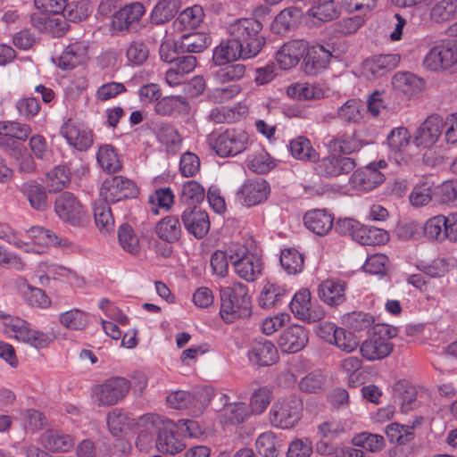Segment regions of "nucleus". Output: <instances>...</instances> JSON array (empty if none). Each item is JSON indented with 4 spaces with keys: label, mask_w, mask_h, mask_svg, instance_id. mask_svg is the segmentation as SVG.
I'll list each match as a JSON object with an SVG mask.
<instances>
[{
    "label": "nucleus",
    "mask_w": 457,
    "mask_h": 457,
    "mask_svg": "<svg viewBox=\"0 0 457 457\" xmlns=\"http://www.w3.org/2000/svg\"><path fill=\"white\" fill-rule=\"evenodd\" d=\"M181 0L157 1L151 12V21L159 25L170 21L179 12Z\"/></svg>",
    "instance_id": "44"
},
{
    "label": "nucleus",
    "mask_w": 457,
    "mask_h": 457,
    "mask_svg": "<svg viewBox=\"0 0 457 457\" xmlns=\"http://www.w3.org/2000/svg\"><path fill=\"white\" fill-rule=\"evenodd\" d=\"M354 159L345 156L330 155L317 161L315 170L319 175L332 178L347 174L353 170Z\"/></svg>",
    "instance_id": "14"
},
{
    "label": "nucleus",
    "mask_w": 457,
    "mask_h": 457,
    "mask_svg": "<svg viewBox=\"0 0 457 457\" xmlns=\"http://www.w3.org/2000/svg\"><path fill=\"white\" fill-rule=\"evenodd\" d=\"M394 396L398 399L401 405V411L403 413L414 409L417 405V390L405 381H397L395 383Z\"/></svg>",
    "instance_id": "42"
},
{
    "label": "nucleus",
    "mask_w": 457,
    "mask_h": 457,
    "mask_svg": "<svg viewBox=\"0 0 457 457\" xmlns=\"http://www.w3.org/2000/svg\"><path fill=\"white\" fill-rule=\"evenodd\" d=\"M445 119L439 114L428 116L420 126L414 137L417 146L430 147L435 145L442 134Z\"/></svg>",
    "instance_id": "13"
},
{
    "label": "nucleus",
    "mask_w": 457,
    "mask_h": 457,
    "mask_svg": "<svg viewBox=\"0 0 457 457\" xmlns=\"http://www.w3.org/2000/svg\"><path fill=\"white\" fill-rule=\"evenodd\" d=\"M363 104L360 100H347L337 110V117L344 122L358 123L363 116Z\"/></svg>",
    "instance_id": "57"
},
{
    "label": "nucleus",
    "mask_w": 457,
    "mask_h": 457,
    "mask_svg": "<svg viewBox=\"0 0 457 457\" xmlns=\"http://www.w3.org/2000/svg\"><path fill=\"white\" fill-rule=\"evenodd\" d=\"M221 319L226 323H232L237 319L247 318L251 315V297L248 287L240 282L220 288Z\"/></svg>",
    "instance_id": "2"
},
{
    "label": "nucleus",
    "mask_w": 457,
    "mask_h": 457,
    "mask_svg": "<svg viewBox=\"0 0 457 457\" xmlns=\"http://www.w3.org/2000/svg\"><path fill=\"white\" fill-rule=\"evenodd\" d=\"M246 163L250 170L258 174H265L275 166L270 155L262 148H259L251 154L246 160Z\"/></svg>",
    "instance_id": "55"
},
{
    "label": "nucleus",
    "mask_w": 457,
    "mask_h": 457,
    "mask_svg": "<svg viewBox=\"0 0 457 457\" xmlns=\"http://www.w3.org/2000/svg\"><path fill=\"white\" fill-rule=\"evenodd\" d=\"M361 147V144L354 135L340 134L329 142L331 151L343 154H350L359 151Z\"/></svg>",
    "instance_id": "60"
},
{
    "label": "nucleus",
    "mask_w": 457,
    "mask_h": 457,
    "mask_svg": "<svg viewBox=\"0 0 457 457\" xmlns=\"http://www.w3.org/2000/svg\"><path fill=\"white\" fill-rule=\"evenodd\" d=\"M286 295L287 290L284 287L268 282L264 285L259 295V305L263 309L275 307L281 303Z\"/></svg>",
    "instance_id": "45"
},
{
    "label": "nucleus",
    "mask_w": 457,
    "mask_h": 457,
    "mask_svg": "<svg viewBox=\"0 0 457 457\" xmlns=\"http://www.w3.org/2000/svg\"><path fill=\"white\" fill-rule=\"evenodd\" d=\"M60 134L68 144L79 151L87 150L93 144L91 132L68 120L60 129Z\"/></svg>",
    "instance_id": "20"
},
{
    "label": "nucleus",
    "mask_w": 457,
    "mask_h": 457,
    "mask_svg": "<svg viewBox=\"0 0 457 457\" xmlns=\"http://www.w3.org/2000/svg\"><path fill=\"white\" fill-rule=\"evenodd\" d=\"M249 135L242 129H227L210 139V145L220 157L236 156L246 150Z\"/></svg>",
    "instance_id": "8"
},
{
    "label": "nucleus",
    "mask_w": 457,
    "mask_h": 457,
    "mask_svg": "<svg viewBox=\"0 0 457 457\" xmlns=\"http://www.w3.org/2000/svg\"><path fill=\"white\" fill-rule=\"evenodd\" d=\"M110 201L104 199L96 201L94 204L93 213L95 222L100 230L111 231L114 227V220L109 206Z\"/></svg>",
    "instance_id": "52"
},
{
    "label": "nucleus",
    "mask_w": 457,
    "mask_h": 457,
    "mask_svg": "<svg viewBox=\"0 0 457 457\" xmlns=\"http://www.w3.org/2000/svg\"><path fill=\"white\" fill-rule=\"evenodd\" d=\"M411 136L404 127L393 129L387 136V143L392 152L404 153L411 145Z\"/></svg>",
    "instance_id": "61"
},
{
    "label": "nucleus",
    "mask_w": 457,
    "mask_h": 457,
    "mask_svg": "<svg viewBox=\"0 0 457 457\" xmlns=\"http://www.w3.org/2000/svg\"><path fill=\"white\" fill-rule=\"evenodd\" d=\"M43 447L51 452H68L74 445V439L59 430L48 429L40 436Z\"/></svg>",
    "instance_id": "30"
},
{
    "label": "nucleus",
    "mask_w": 457,
    "mask_h": 457,
    "mask_svg": "<svg viewBox=\"0 0 457 457\" xmlns=\"http://www.w3.org/2000/svg\"><path fill=\"white\" fill-rule=\"evenodd\" d=\"M211 44V38L204 33L185 34L179 39V48L182 53H201Z\"/></svg>",
    "instance_id": "48"
},
{
    "label": "nucleus",
    "mask_w": 457,
    "mask_h": 457,
    "mask_svg": "<svg viewBox=\"0 0 457 457\" xmlns=\"http://www.w3.org/2000/svg\"><path fill=\"white\" fill-rule=\"evenodd\" d=\"M289 306L293 314L302 320L312 322L323 316V312H317L311 310V293L308 289H302L295 293Z\"/></svg>",
    "instance_id": "23"
},
{
    "label": "nucleus",
    "mask_w": 457,
    "mask_h": 457,
    "mask_svg": "<svg viewBox=\"0 0 457 457\" xmlns=\"http://www.w3.org/2000/svg\"><path fill=\"white\" fill-rule=\"evenodd\" d=\"M131 387V383L123 377H112L95 386L92 397L98 406H112L122 401Z\"/></svg>",
    "instance_id": "7"
},
{
    "label": "nucleus",
    "mask_w": 457,
    "mask_h": 457,
    "mask_svg": "<svg viewBox=\"0 0 457 457\" xmlns=\"http://www.w3.org/2000/svg\"><path fill=\"white\" fill-rule=\"evenodd\" d=\"M157 137L167 147L168 151H178L181 144V137L178 130L169 123L160 124Z\"/></svg>",
    "instance_id": "64"
},
{
    "label": "nucleus",
    "mask_w": 457,
    "mask_h": 457,
    "mask_svg": "<svg viewBox=\"0 0 457 457\" xmlns=\"http://www.w3.org/2000/svg\"><path fill=\"white\" fill-rule=\"evenodd\" d=\"M341 323L353 331H363L371 327L374 318L362 312H352L341 317Z\"/></svg>",
    "instance_id": "59"
},
{
    "label": "nucleus",
    "mask_w": 457,
    "mask_h": 457,
    "mask_svg": "<svg viewBox=\"0 0 457 457\" xmlns=\"http://www.w3.org/2000/svg\"><path fill=\"white\" fill-rule=\"evenodd\" d=\"M305 53L303 59L304 71L311 75L318 74L323 71L332 56L330 51L320 45L308 46Z\"/></svg>",
    "instance_id": "27"
},
{
    "label": "nucleus",
    "mask_w": 457,
    "mask_h": 457,
    "mask_svg": "<svg viewBox=\"0 0 457 457\" xmlns=\"http://www.w3.org/2000/svg\"><path fill=\"white\" fill-rule=\"evenodd\" d=\"M249 360L260 366L274 364L278 359V350L272 342L264 339H255L248 352Z\"/></svg>",
    "instance_id": "24"
},
{
    "label": "nucleus",
    "mask_w": 457,
    "mask_h": 457,
    "mask_svg": "<svg viewBox=\"0 0 457 457\" xmlns=\"http://www.w3.org/2000/svg\"><path fill=\"white\" fill-rule=\"evenodd\" d=\"M18 285L23 299L29 306L46 309L51 305V299L46 292L29 285L25 278H19Z\"/></svg>",
    "instance_id": "32"
},
{
    "label": "nucleus",
    "mask_w": 457,
    "mask_h": 457,
    "mask_svg": "<svg viewBox=\"0 0 457 457\" xmlns=\"http://www.w3.org/2000/svg\"><path fill=\"white\" fill-rule=\"evenodd\" d=\"M59 322L67 329L83 330L89 323V316L86 312L74 308L62 312Z\"/></svg>",
    "instance_id": "49"
},
{
    "label": "nucleus",
    "mask_w": 457,
    "mask_h": 457,
    "mask_svg": "<svg viewBox=\"0 0 457 457\" xmlns=\"http://www.w3.org/2000/svg\"><path fill=\"white\" fill-rule=\"evenodd\" d=\"M189 104L185 97L179 96H164L154 105V112L161 116H173L189 112Z\"/></svg>",
    "instance_id": "31"
},
{
    "label": "nucleus",
    "mask_w": 457,
    "mask_h": 457,
    "mask_svg": "<svg viewBox=\"0 0 457 457\" xmlns=\"http://www.w3.org/2000/svg\"><path fill=\"white\" fill-rule=\"evenodd\" d=\"M422 419L417 420L411 425H401L399 423H391L386 427L385 432L391 443L405 445L414 439V428L421 424Z\"/></svg>",
    "instance_id": "35"
},
{
    "label": "nucleus",
    "mask_w": 457,
    "mask_h": 457,
    "mask_svg": "<svg viewBox=\"0 0 457 457\" xmlns=\"http://www.w3.org/2000/svg\"><path fill=\"white\" fill-rule=\"evenodd\" d=\"M397 336V328L387 324H376L373 333L360 346L361 356L369 361H380L387 357L394 349L390 339Z\"/></svg>",
    "instance_id": "3"
},
{
    "label": "nucleus",
    "mask_w": 457,
    "mask_h": 457,
    "mask_svg": "<svg viewBox=\"0 0 457 457\" xmlns=\"http://www.w3.org/2000/svg\"><path fill=\"white\" fill-rule=\"evenodd\" d=\"M355 239L363 245H376L386 243L388 240V234L376 227L362 226L356 232Z\"/></svg>",
    "instance_id": "54"
},
{
    "label": "nucleus",
    "mask_w": 457,
    "mask_h": 457,
    "mask_svg": "<svg viewBox=\"0 0 457 457\" xmlns=\"http://www.w3.org/2000/svg\"><path fill=\"white\" fill-rule=\"evenodd\" d=\"M21 190L33 209L42 212L47 208V195L45 188L37 181L30 180L24 183Z\"/></svg>",
    "instance_id": "41"
},
{
    "label": "nucleus",
    "mask_w": 457,
    "mask_h": 457,
    "mask_svg": "<svg viewBox=\"0 0 457 457\" xmlns=\"http://www.w3.org/2000/svg\"><path fill=\"white\" fill-rule=\"evenodd\" d=\"M181 220L187 231L195 238H203L210 229L207 212L197 206L185 209L181 214Z\"/></svg>",
    "instance_id": "15"
},
{
    "label": "nucleus",
    "mask_w": 457,
    "mask_h": 457,
    "mask_svg": "<svg viewBox=\"0 0 457 457\" xmlns=\"http://www.w3.org/2000/svg\"><path fill=\"white\" fill-rule=\"evenodd\" d=\"M202 396L201 393L192 394L179 390L167 396V403L173 409H191L194 412L201 413L205 406V401L202 399Z\"/></svg>",
    "instance_id": "25"
},
{
    "label": "nucleus",
    "mask_w": 457,
    "mask_h": 457,
    "mask_svg": "<svg viewBox=\"0 0 457 457\" xmlns=\"http://www.w3.org/2000/svg\"><path fill=\"white\" fill-rule=\"evenodd\" d=\"M446 217L443 214L433 216L426 220L422 226L424 236L430 241L443 243L447 240L445 237Z\"/></svg>",
    "instance_id": "46"
},
{
    "label": "nucleus",
    "mask_w": 457,
    "mask_h": 457,
    "mask_svg": "<svg viewBox=\"0 0 457 457\" xmlns=\"http://www.w3.org/2000/svg\"><path fill=\"white\" fill-rule=\"evenodd\" d=\"M308 343V333L299 325H292L279 336L278 345L282 352L295 353L301 351Z\"/></svg>",
    "instance_id": "19"
},
{
    "label": "nucleus",
    "mask_w": 457,
    "mask_h": 457,
    "mask_svg": "<svg viewBox=\"0 0 457 457\" xmlns=\"http://www.w3.org/2000/svg\"><path fill=\"white\" fill-rule=\"evenodd\" d=\"M147 420L158 433L155 445L159 452L175 454L185 448L184 443L176 432L178 427L172 420L158 415H151Z\"/></svg>",
    "instance_id": "5"
},
{
    "label": "nucleus",
    "mask_w": 457,
    "mask_h": 457,
    "mask_svg": "<svg viewBox=\"0 0 457 457\" xmlns=\"http://www.w3.org/2000/svg\"><path fill=\"white\" fill-rule=\"evenodd\" d=\"M256 449L263 457H277L280 445L275 434L271 431L261 434L256 439Z\"/></svg>",
    "instance_id": "63"
},
{
    "label": "nucleus",
    "mask_w": 457,
    "mask_h": 457,
    "mask_svg": "<svg viewBox=\"0 0 457 457\" xmlns=\"http://www.w3.org/2000/svg\"><path fill=\"white\" fill-rule=\"evenodd\" d=\"M155 231L162 240L173 243L180 238L182 229L179 218L169 215L156 224Z\"/></svg>",
    "instance_id": "37"
},
{
    "label": "nucleus",
    "mask_w": 457,
    "mask_h": 457,
    "mask_svg": "<svg viewBox=\"0 0 457 457\" xmlns=\"http://www.w3.org/2000/svg\"><path fill=\"white\" fill-rule=\"evenodd\" d=\"M433 193L434 182L423 178L415 185L410 194V203L415 207L424 206L432 200Z\"/></svg>",
    "instance_id": "51"
},
{
    "label": "nucleus",
    "mask_w": 457,
    "mask_h": 457,
    "mask_svg": "<svg viewBox=\"0 0 457 457\" xmlns=\"http://www.w3.org/2000/svg\"><path fill=\"white\" fill-rule=\"evenodd\" d=\"M96 158L101 168L109 173H116L121 168L118 154L111 145L100 146Z\"/></svg>",
    "instance_id": "53"
},
{
    "label": "nucleus",
    "mask_w": 457,
    "mask_h": 457,
    "mask_svg": "<svg viewBox=\"0 0 457 457\" xmlns=\"http://www.w3.org/2000/svg\"><path fill=\"white\" fill-rule=\"evenodd\" d=\"M145 12L144 5L137 2L125 5L113 14L111 23L112 31L118 33L129 29L131 24L141 19Z\"/></svg>",
    "instance_id": "18"
},
{
    "label": "nucleus",
    "mask_w": 457,
    "mask_h": 457,
    "mask_svg": "<svg viewBox=\"0 0 457 457\" xmlns=\"http://www.w3.org/2000/svg\"><path fill=\"white\" fill-rule=\"evenodd\" d=\"M6 145V153L15 160L18 170L24 174H32L36 171L37 165L33 156L27 153L21 143L12 142Z\"/></svg>",
    "instance_id": "33"
},
{
    "label": "nucleus",
    "mask_w": 457,
    "mask_h": 457,
    "mask_svg": "<svg viewBox=\"0 0 457 457\" xmlns=\"http://www.w3.org/2000/svg\"><path fill=\"white\" fill-rule=\"evenodd\" d=\"M229 259L236 273L246 281L256 280L262 272L263 263L261 257L244 246H238L236 250L231 248Z\"/></svg>",
    "instance_id": "9"
},
{
    "label": "nucleus",
    "mask_w": 457,
    "mask_h": 457,
    "mask_svg": "<svg viewBox=\"0 0 457 457\" xmlns=\"http://www.w3.org/2000/svg\"><path fill=\"white\" fill-rule=\"evenodd\" d=\"M270 185L265 179H249L237 190V195L239 203L251 207L264 202L270 195Z\"/></svg>",
    "instance_id": "12"
},
{
    "label": "nucleus",
    "mask_w": 457,
    "mask_h": 457,
    "mask_svg": "<svg viewBox=\"0 0 457 457\" xmlns=\"http://www.w3.org/2000/svg\"><path fill=\"white\" fill-rule=\"evenodd\" d=\"M137 194V185L132 180L121 176L104 180L100 190L101 196L111 203L134 198Z\"/></svg>",
    "instance_id": "11"
},
{
    "label": "nucleus",
    "mask_w": 457,
    "mask_h": 457,
    "mask_svg": "<svg viewBox=\"0 0 457 457\" xmlns=\"http://www.w3.org/2000/svg\"><path fill=\"white\" fill-rule=\"evenodd\" d=\"M305 227L318 236L327 235L333 228L334 217L323 209H314L303 216Z\"/></svg>",
    "instance_id": "26"
},
{
    "label": "nucleus",
    "mask_w": 457,
    "mask_h": 457,
    "mask_svg": "<svg viewBox=\"0 0 457 457\" xmlns=\"http://www.w3.org/2000/svg\"><path fill=\"white\" fill-rule=\"evenodd\" d=\"M339 14V6L335 0H317L308 10V16L316 19L318 22L330 21Z\"/></svg>",
    "instance_id": "34"
},
{
    "label": "nucleus",
    "mask_w": 457,
    "mask_h": 457,
    "mask_svg": "<svg viewBox=\"0 0 457 457\" xmlns=\"http://www.w3.org/2000/svg\"><path fill=\"white\" fill-rule=\"evenodd\" d=\"M384 180L385 175L377 169L374 163L368 164L363 170L354 171L350 178L352 187L364 192L376 188Z\"/></svg>",
    "instance_id": "16"
},
{
    "label": "nucleus",
    "mask_w": 457,
    "mask_h": 457,
    "mask_svg": "<svg viewBox=\"0 0 457 457\" xmlns=\"http://www.w3.org/2000/svg\"><path fill=\"white\" fill-rule=\"evenodd\" d=\"M425 68L433 71H445L457 65V39L448 38L435 42L423 59Z\"/></svg>",
    "instance_id": "6"
},
{
    "label": "nucleus",
    "mask_w": 457,
    "mask_h": 457,
    "mask_svg": "<svg viewBox=\"0 0 457 457\" xmlns=\"http://www.w3.org/2000/svg\"><path fill=\"white\" fill-rule=\"evenodd\" d=\"M29 238L31 239V246L26 248L27 252L42 253L50 245H61L62 241H58V237L51 230L43 227L34 226L27 231Z\"/></svg>",
    "instance_id": "28"
},
{
    "label": "nucleus",
    "mask_w": 457,
    "mask_h": 457,
    "mask_svg": "<svg viewBox=\"0 0 457 457\" xmlns=\"http://www.w3.org/2000/svg\"><path fill=\"white\" fill-rule=\"evenodd\" d=\"M88 59L86 42L77 41L67 46L58 57L57 66L62 70H71Z\"/></svg>",
    "instance_id": "21"
},
{
    "label": "nucleus",
    "mask_w": 457,
    "mask_h": 457,
    "mask_svg": "<svg viewBox=\"0 0 457 457\" xmlns=\"http://www.w3.org/2000/svg\"><path fill=\"white\" fill-rule=\"evenodd\" d=\"M249 417V411L244 403H225L220 410L219 419L221 423L238 425Z\"/></svg>",
    "instance_id": "40"
},
{
    "label": "nucleus",
    "mask_w": 457,
    "mask_h": 457,
    "mask_svg": "<svg viewBox=\"0 0 457 457\" xmlns=\"http://www.w3.org/2000/svg\"><path fill=\"white\" fill-rule=\"evenodd\" d=\"M432 21L443 24L457 18V0H440L430 9Z\"/></svg>",
    "instance_id": "43"
},
{
    "label": "nucleus",
    "mask_w": 457,
    "mask_h": 457,
    "mask_svg": "<svg viewBox=\"0 0 457 457\" xmlns=\"http://www.w3.org/2000/svg\"><path fill=\"white\" fill-rule=\"evenodd\" d=\"M400 60V55L395 54L375 55L363 62V71L367 76L381 77L395 69Z\"/></svg>",
    "instance_id": "22"
},
{
    "label": "nucleus",
    "mask_w": 457,
    "mask_h": 457,
    "mask_svg": "<svg viewBox=\"0 0 457 457\" xmlns=\"http://www.w3.org/2000/svg\"><path fill=\"white\" fill-rule=\"evenodd\" d=\"M262 24L253 18L238 19L228 27L229 37L243 51L244 58L256 56L265 45V37L262 33Z\"/></svg>",
    "instance_id": "1"
},
{
    "label": "nucleus",
    "mask_w": 457,
    "mask_h": 457,
    "mask_svg": "<svg viewBox=\"0 0 457 457\" xmlns=\"http://www.w3.org/2000/svg\"><path fill=\"white\" fill-rule=\"evenodd\" d=\"M303 402L295 395L276 400L269 412L270 422L273 427L282 429L294 428L302 417Z\"/></svg>",
    "instance_id": "4"
},
{
    "label": "nucleus",
    "mask_w": 457,
    "mask_h": 457,
    "mask_svg": "<svg viewBox=\"0 0 457 457\" xmlns=\"http://www.w3.org/2000/svg\"><path fill=\"white\" fill-rule=\"evenodd\" d=\"M118 239L120 245L124 251L131 254L139 253V239L130 225L122 224L120 226L118 229Z\"/></svg>",
    "instance_id": "62"
},
{
    "label": "nucleus",
    "mask_w": 457,
    "mask_h": 457,
    "mask_svg": "<svg viewBox=\"0 0 457 457\" xmlns=\"http://www.w3.org/2000/svg\"><path fill=\"white\" fill-rule=\"evenodd\" d=\"M345 283L341 280L327 279L319 287V296L328 305H339L345 300Z\"/></svg>",
    "instance_id": "29"
},
{
    "label": "nucleus",
    "mask_w": 457,
    "mask_h": 457,
    "mask_svg": "<svg viewBox=\"0 0 457 457\" xmlns=\"http://www.w3.org/2000/svg\"><path fill=\"white\" fill-rule=\"evenodd\" d=\"M300 18V10L295 7L282 10L274 19L271 29L276 34H284L294 28Z\"/></svg>",
    "instance_id": "50"
},
{
    "label": "nucleus",
    "mask_w": 457,
    "mask_h": 457,
    "mask_svg": "<svg viewBox=\"0 0 457 457\" xmlns=\"http://www.w3.org/2000/svg\"><path fill=\"white\" fill-rule=\"evenodd\" d=\"M244 58L243 51L231 37L221 42L213 50L212 61L216 65H224L238 58Z\"/></svg>",
    "instance_id": "38"
},
{
    "label": "nucleus",
    "mask_w": 457,
    "mask_h": 457,
    "mask_svg": "<svg viewBox=\"0 0 457 457\" xmlns=\"http://www.w3.org/2000/svg\"><path fill=\"white\" fill-rule=\"evenodd\" d=\"M31 133L29 125L17 121H2V147L6 151V143L9 139H15L13 142L19 143L26 141Z\"/></svg>",
    "instance_id": "36"
},
{
    "label": "nucleus",
    "mask_w": 457,
    "mask_h": 457,
    "mask_svg": "<svg viewBox=\"0 0 457 457\" xmlns=\"http://www.w3.org/2000/svg\"><path fill=\"white\" fill-rule=\"evenodd\" d=\"M308 49L305 40H292L285 43L276 54V60L282 70L295 67Z\"/></svg>",
    "instance_id": "17"
},
{
    "label": "nucleus",
    "mask_w": 457,
    "mask_h": 457,
    "mask_svg": "<svg viewBox=\"0 0 457 457\" xmlns=\"http://www.w3.org/2000/svg\"><path fill=\"white\" fill-rule=\"evenodd\" d=\"M292 156L297 160L317 162L319 155L312 148L311 141L305 137H297L289 142Z\"/></svg>",
    "instance_id": "47"
},
{
    "label": "nucleus",
    "mask_w": 457,
    "mask_h": 457,
    "mask_svg": "<svg viewBox=\"0 0 457 457\" xmlns=\"http://www.w3.org/2000/svg\"><path fill=\"white\" fill-rule=\"evenodd\" d=\"M204 18V10L200 5H194L182 11L175 21V25L181 29H195Z\"/></svg>",
    "instance_id": "56"
},
{
    "label": "nucleus",
    "mask_w": 457,
    "mask_h": 457,
    "mask_svg": "<svg viewBox=\"0 0 457 457\" xmlns=\"http://www.w3.org/2000/svg\"><path fill=\"white\" fill-rule=\"evenodd\" d=\"M54 212L62 221L71 225H79L86 215L82 204L68 191L62 192L55 198Z\"/></svg>",
    "instance_id": "10"
},
{
    "label": "nucleus",
    "mask_w": 457,
    "mask_h": 457,
    "mask_svg": "<svg viewBox=\"0 0 457 457\" xmlns=\"http://www.w3.org/2000/svg\"><path fill=\"white\" fill-rule=\"evenodd\" d=\"M71 181V169L64 164L56 165L46 173V186L50 193L67 187Z\"/></svg>",
    "instance_id": "39"
},
{
    "label": "nucleus",
    "mask_w": 457,
    "mask_h": 457,
    "mask_svg": "<svg viewBox=\"0 0 457 457\" xmlns=\"http://www.w3.org/2000/svg\"><path fill=\"white\" fill-rule=\"evenodd\" d=\"M280 264L287 274H298L303 270V256L295 248L285 249L280 254Z\"/></svg>",
    "instance_id": "58"
}]
</instances>
